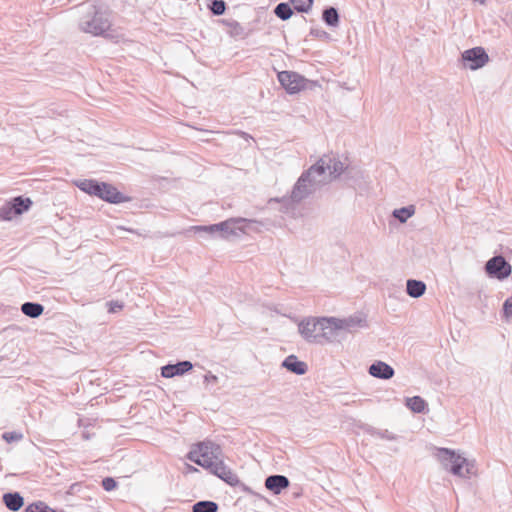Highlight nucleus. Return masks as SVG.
<instances>
[{
	"label": "nucleus",
	"instance_id": "f257e3e1",
	"mask_svg": "<svg viewBox=\"0 0 512 512\" xmlns=\"http://www.w3.org/2000/svg\"><path fill=\"white\" fill-rule=\"evenodd\" d=\"M343 171L344 164L339 159L332 157L320 158L298 178L291 191V201L300 203L339 177Z\"/></svg>",
	"mask_w": 512,
	"mask_h": 512
},
{
	"label": "nucleus",
	"instance_id": "f03ea898",
	"mask_svg": "<svg viewBox=\"0 0 512 512\" xmlns=\"http://www.w3.org/2000/svg\"><path fill=\"white\" fill-rule=\"evenodd\" d=\"M79 29L93 36L108 37L111 28L110 13L91 3H83L79 6Z\"/></svg>",
	"mask_w": 512,
	"mask_h": 512
},
{
	"label": "nucleus",
	"instance_id": "7ed1b4c3",
	"mask_svg": "<svg viewBox=\"0 0 512 512\" xmlns=\"http://www.w3.org/2000/svg\"><path fill=\"white\" fill-rule=\"evenodd\" d=\"M438 458L443 467L455 476L470 478L476 474L475 461L468 460L454 450L440 448L438 450Z\"/></svg>",
	"mask_w": 512,
	"mask_h": 512
},
{
	"label": "nucleus",
	"instance_id": "20e7f679",
	"mask_svg": "<svg viewBox=\"0 0 512 512\" xmlns=\"http://www.w3.org/2000/svg\"><path fill=\"white\" fill-rule=\"evenodd\" d=\"M222 449L219 445L207 441L197 444V450L187 454V458L195 464L210 469L214 463L221 459Z\"/></svg>",
	"mask_w": 512,
	"mask_h": 512
},
{
	"label": "nucleus",
	"instance_id": "39448f33",
	"mask_svg": "<svg viewBox=\"0 0 512 512\" xmlns=\"http://www.w3.org/2000/svg\"><path fill=\"white\" fill-rule=\"evenodd\" d=\"M254 220H248L246 218H230L223 222L208 225V226H195V231L206 232L210 235L218 234L222 238H228L230 236H237L238 232H244L241 224L243 223H253Z\"/></svg>",
	"mask_w": 512,
	"mask_h": 512
},
{
	"label": "nucleus",
	"instance_id": "423d86ee",
	"mask_svg": "<svg viewBox=\"0 0 512 512\" xmlns=\"http://www.w3.org/2000/svg\"><path fill=\"white\" fill-rule=\"evenodd\" d=\"M461 61L464 67L470 70H477L489 62V56L485 49L479 46L462 52Z\"/></svg>",
	"mask_w": 512,
	"mask_h": 512
},
{
	"label": "nucleus",
	"instance_id": "0eeeda50",
	"mask_svg": "<svg viewBox=\"0 0 512 512\" xmlns=\"http://www.w3.org/2000/svg\"><path fill=\"white\" fill-rule=\"evenodd\" d=\"M511 271V265L501 255L492 257L485 264V272L487 275L498 280H504L508 278L511 274Z\"/></svg>",
	"mask_w": 512,
	"mask_h": 512
},
{
	"label": "nucleus",
	"instance_id": "6e6552de",
	"mask_svg": "<svg viewBox=\"0 0 512 512\" xmlns=\"http://www.w3.org/2000/svg\"><path fill=\"white\" fill-rule=\"evenodd\" d=\"M322 323L321 318L308 317L298 324L300 335L309 343H320L318 336L321 334Z\"/></svg>",
	"mask_w": 512,
	"mask_h": 512
},
{
	"label": "nucleus",
	"instance_id": "1a4fd4ad",
	"mask_svg": "<svg viewBox=\"0 0 512 512\" xmlns=\"http://www.w3.org/2000/svg\"><path fill=\"white\" fill-rule=\"evenodd\" d=\"M321 323V334L318 336V339L320 340L319 344H324L325 342H334L339 340V338H343V335L340 331V326L338 325V318L322 317Z\"/></svg>",
	"mask_w": 512,
	"mask_h": 512
},
{
	"label": "nucleus",
	"instance_id": "9d476101",
	"mask_svg": "<svg viewBox=\"0 0 512 512\" xmlns=\"http://www.w3.org/2000/svg\"><path fill=\"white\" fill-rule=\"evenodd\" d=\"M278 80L283 88L289 93L294 94L305 87V78L293 71H281L278 73Z\"/></svg>",
	"mask_w": 512,
	"mask_h": 512
},
{
	"label": "nucleus",
	"instance_id": "9b49d317",
	"mask_svg": "<svg viewBox=\"0 0 512 512\" xmlns=\"http://www.w3.org/2000/svg\"><path fill=\"white\" fill-rule=\"evenodd\" d=\"M210 472L230 486L240 485L241 482L238 476L220 459L209 469Z\"/></svg>",
	"mask_w": 512,
	"mask_h": 512
},
{
	"label": "nucleus",
	"instance_id": "f8f14e48",
	"mask_svg": "<svg viewBox=\"0 0 512 512\" xmlns=\"http://www.w3.org/2000/svg\"><path fill=\"white\" fill-rule=\"evenodd\" d=\"M193 368L190 361H179L176 364H167L161 368V375L164 378H172L174 376H181L189 372Z\"/></svg>",
	"mask_w": 512,
	"mask_h": 512
},
{
	"label": "nucleus",
	"instance_id": "ddd939ff",
	"mask_svg": "<svg viewBox=\"0 0 512 512\" xmlns=\"http://www.w3.org/2000/svg\"><path fill=\"white\" fill-rule=\"evenodd\" d=\"M100 188V195H97V197L109 203L118 204L126 200L125 196L111 184L102 182Z\"/></svg>",
	"mask_w": 512,
	"mask_h": 512
},
{
	"label": "nucleus",
	"instance_id": "4468645a",
	"mask_svg": "<svg viewBox=\"0 0 512 512\" xmlns=\"http://www.w3.org/2000/svg\"><path fill=\"white\" fill-rule=\"evenodd\" d=\"M368 372L371 376L383 380H389L395 374L393 367L383 361L372 363L368 368Z\"/></svg>",
	"mask_w": 512,
	"mask_h": 512
},
{
	"label": "nucleus",
	"instance_id": "2eb2a0df",
	"mask_svg": "<svg viewBox=\"0 0 512 512\" xmlns=\"http://www.w3.org/2000/svg\"><path fill=\"white\" fill-rule=\"evenodd\" d=\"M338 325L340 326L341 333L353 332L357 328H363L367 326L365 317L361 315H353L347 318H338Z\"/></svg>",
	"mask_w": 512,
	"mask_h": 512
},
{
	"label": "nucleus",
	"instance_id": "dca6fc26",
	"mask_svg": "<svg viewBox=\"0 0 512 512\" xmlns=\"http://www.w3.org/2000/svg\"><path fill=\"white\" fill-rule=\"evenodd\" d=\"M290 485L289 479L284 475H270L265 479V487L273 494L278 495Z\"/></svg>",
	"mask_w": 512,
	"mask_h": 512
},
{
	"label": "nucleus",
	"instance_id": "f3484780",
	"mask_svg": "<svg viewBox=\"0 0 512 512\" xmlns=\"http://www.w3.org/2000/svg\"><path fill=\"white\" fill-rule=\"evenodd\" d=\"M282 367L296 375H304L308 370L307 364L298 360L295 355L287 356L282 362Z\"/></svg>",
	"mask_w": 512,
	"mask_h": 512
},
{
	"label": "nucleus",
	"instance_id": "a211bd4d",
	"mask_svg": "<svg viewBox=\"0 0 512 512\" xmlns=\"http://www.w3.org/2000/svg\"><path fill=\"white\" fill-rule=\"evenodd\" d=\"M5 506L13 512H16L24 505V498L18 492H8L3 495Z\"/></svg>",
	"mask_w": 512,
	"mask_h": 512
},
{
	"label": "nucleus",
	"instance_id": "6ab92c4d",
	"mask_svg": "<svg viewBox=\"0 0 512 512\" xmlns=\"http://www.w3.org/2000/svg\"><path fill=\"white\" fill-rule=\"evenodd\" d=\"M426 291V284L421 280L409 279L406 282V292L412 298L421 297Z\"/></svg>",
	"mask_w": 512,
	"mask_h": 512
},
{
	"label": "nucleus",
	"instance_id": "aec40b11",
	"mask_svg": "<svg viewBox=\"0 0 512 512\" xmlns=\"http://www.w3.org/2000/svg\"><path fill=\"white\" fill-rule=\"evenodd\" d=\"M14 213L21 215L28 211L32 206L33 202L29 197L17 196L12 198L10 201Z\"/></svg>",
	"mask_w": 512,
	"mask_h": 512
},
{
	"label": "nucleus",
	"instance_id": "412c9836",
	"mask_svg": "<svg viewBox=\"0 0 512 512\" xmlns=\"http://www.w3.org/2000/svg\"><path fill=\"white\" fill-rule=\"evenodd\" d=\"M101 183L96 180L84 179L76 182V186L83 192L97 196L100 195Z\"/></svg>",
	"mask_w": 512,
	"mask_h": 512
},
{
	"label": "nucleus",
	"instance_id": "4be33fe9",
	"mask_svg": "<svg viewBox=\"0 0 512 512\" xmlns=\"http://www.w3.org/2000/svg\"><path fill=\"white\" fill-rule=\"evenodd\" d=\"M21 311L24 315L30 318H38L43 314L44 307L40 303L25 302L21 306Z\"/></svg>",
	"mask_w": 512,
	"mask_h": 512
},
{
	"label": "nucleus",
	"instance_id": "5701e85b",
	"mask_svg": "<svg viewBox=\"0 0 512 512\" xmlns=\"http://www.w3.org/2000/svg\"><path fill=\"white\" fill-rule=\"evenodd\" d=\"M323 21L331 27H336L339 24V13L336 8L330 6L323 10Z\"/></svg>",
	"mask_w": 512,
	"mask_h": 512
},
{
	"label": "nucleus",
	"instance_id": "b1692460",
	"mask_svg": "<svg viewBox=\"0 0 512 512\" xmlns=\"http://www.w3.org/2000/svg\"><path fill=\"white\" fill-rule=\"evenodd\" d=\"M415 213L413 205L395 209L392 213L393 217L396 218L400 223H405Z\"/></svg>",
	"mask_w": 512,
	"mask_h": 512
},
{
	"label": "nucleus",
	"instance_id": "393cba45",
	"mask_svg": "<svg viewBox=\"0 0 512 512\" xmlns=\"http://www.w3.org/2000/svg\"><path fill=\"white\" fill-rule=\"evenodd\" d=\"M274 13L279 19L285 21L292 16L293 9L290 3L281 2L277 4L276 7L274 8Z\"/></svg>",
	"mask_w": 512,
	"mask_h": 512
},
{
	"label": "nucleus",
	"instance_id": "a878e982",
	"mask_svg": "<svg viewBox=\"0 0 512 512\" xmlns=\"http://www.w3.org/2000/svg\"><path fill=\"white\" fill-rule=\"evenodd\" d=\"M218 504L214 501L204 500L196 502L192 507V512H217Z\"/></svg>",
	"mask_w": 512,
	"mask_h": 512
},
{
	"label": "nucleus",
	"instance_id": "bb28decb",
	"mask_svg": "<svg viewBox=\"0 0 512 512\" xmlns=\"http://www.w3.org/2000/svg\"><path fill=\"white\" fill-rule=\"evenodd\" d=\"M406 405L415 413H422L426 408V402L420 396L407 398Z\"/></svg>",
	"mask_w": 512,
	"mask_h": 512
},
{
	"label": "nucleus",
	"instance_id": "cd10ccee",
	"mask_svg": "<svg viewBox=\"0 0 512 512\" xmlns=\"http://www.w3.org/2000/svg\"><path fill=\"white\" fill-rule=\"evenodd\" d=\"M223 23L230 28L229 34L232 37H243L245 35L244 28L240 25L239 22L235 20H224Z\"/></svg>",
	"mask_w": 512,
	"mask_h": 512
},
{
	"label": "nucleus",
	"instance_id": "c85d7f7f",
	"mask_svg": "<svg viewBox=\"0 0 512 512\" xmlns=\"http://www.w3.org/2000/svg\"><path fill=\"white\" fill-rule=\"evenodd\" d=\"M313 0H290L293 9L300 13H307L311 10Z\"/></svg>",
	"mask_w": 512,
	"mask_h": 512
},
{
	"label": "nucleus",
	"instance_id": "c756f323",
	"mask_svg": "<svg viewBox=\"0 0 512 512\" xmlns=\"http://www.w3.org/2000/svg\"><path fill=\"white\" fill-rule=\"evenodd\" d=\"M25 512H56L54 509L46 505L44 502H35L28 505Z\"/></svg>",
	"mask_w": 512,
	"mask_h": 512
},
{
	"label": "nucleus",
	"instance_id": "7c9ffc66",
	"mask_svg": "<svg viewBox=\"0 0 512 512\" xmlns=\"http://www.w3.org/2000/svg\"><path fill=\"white\" fill-rule=\"evenodd\" d=\"M14 216H17L14 213L10 202H6L2 207H0V219L4 221H10Z\"/></svg>",
	"mask_w": 512,
	"mask_h": 512
},
{
	"label": "nucleus",
	"instance_id": "2f4dec72",
	"mask_svg": "<svg viewBox=\"0 0 512 512\" xmlns=\"http://www.w3.org/2000/svg\"><path fill=\"white\" fill-rule=\"evenodd\" d=\"M209 9L216 16L223 15L226 10V3L223 0H212Z\"/></svg>",
	"mask_w": 512,
	"mask_h": 512
},
{
	"label": "nucleus",
	"instance_id": "473e14b6",
	"mask_svg": "<svg viewBox=\"0 0 512 512\" xmlns=\"http://www.w3.org/2000/svg\"><path fill=\"white\" fill-rule=\"evenodd\" d=\"M2 438L7 443L18 442V441L22 440L23 434L20 432H16V431L5 432L2 434Z\"/></svg>",
	"mask_w": 512,
	"mask_h": 512
},
{
	"label": "nucleus",
	"instance_id": "72a5a7b5",
	"mask_svg": "<svg viewBox=\"0 0 512 512\" xmlns=\"http://www.w3.org/2000/svg\"><path fill=\"white\" fill-rule=\"evenodd\" d=\"M371 435L377 436L381 439H386V440H396L397 439V436L388 430H374L371 433Z\"/></svg>",
	"mask_w": 512,
	"mask_h": 512
},
{
	"label": "nucleus",
	"instance_id": "f704fd0d",
	"mask_svg": "<svg viewBox=\"0 0 512 512\" xmlns=\"http://www.w3.org/2000/svg\"><path fill=\"white\" fill-rule=\"evenodd\" d=\"M116 486H117V482L112 477H105L102 480V487L106 491H112L113 489L116 488Z\"/></svg>",
	"mask_w": 512,
	"mask_h": 512
},
{
	"label": "nucleus",
	"instance_id": "c9c22d12",
	"mask_svg": "<svg viewBox=\"0 0 512 512\" xmlns=\"http://www.w3.org/2000/svg\"><path fill=\"white\" fill-rule=\"evenodd\" d=\"M503 313L506 318H512V296L505 300L503 304Z\"/></svg>",
	"mask_w": 512,
	"mask_h": 512
},
{
	"label": "nucleus",
	"instance_id": "e433bc0d",
	"mask_svg": "<svg viewBox=\"0 0 512 512\" xmlns=\"http://www.w3.org/2000/svg\"><path fill=\"white\" fill-rule=\"evenodd\" d=\"M310 34L317 38H325L328 37V33L321 28H312L310 30Z\"/></svg>",
	"mask_w": 512,
	"mask_h": 512
},
{
	"label": "nucleus",
	"instance_id": "4c0bfd02",
	"mask_svg": "<svg viewBox=\"0 0 512 512\" xmlns=\"http://www.w3.org/2000/svg\"><path fill=\"white\" fill-rule=\"evenodd\" d=\"M123 308V303L119 301H111L109 303V312L115 313Z\"/></svg>",
	"mask_w": 512,
	"mask_h": 512
},
{
	"label": "nucleus",
	"instance_id": "58836bf2",
	"mask_svg": "<svg viewBox=\"0 0 512 512\" xmlns=\"http://www.w3.org/2000/svg\"><path fill=\"white\" fill-rule=\"evenodd\" d=\"M204 381L207 383H216L218 381V377L209 372L204 376Z\"/></svg>",
	"mask_w": 512,
	"mask_h": 512
},
{
	"label": "nucleus",
	"instance_id": "ea45409f",
	"mask_svg": "<svg viewBox=\"0 0 512 512\" xmlns=\"http://www.w3.org/2000/svg\"><path fill=\"white\" fill-rule=\"evenodd\" d=\"M188 469L190 471H197V469L195 467L191 466V465H188Z\"/></svg>",
	"mask_w": 512,
	"mask_h": 512
}]
</instances>
